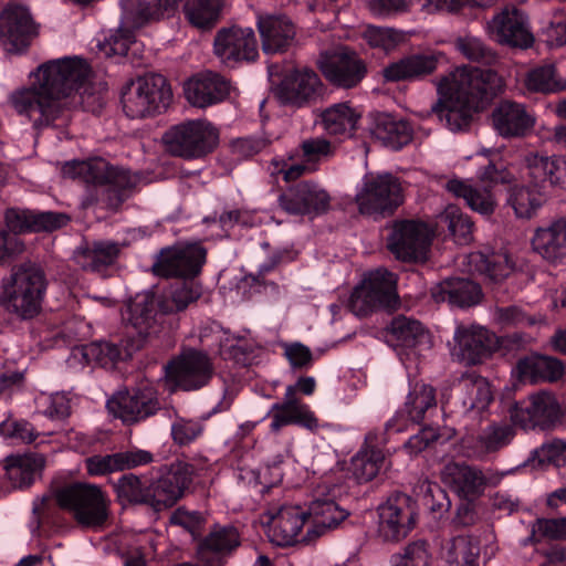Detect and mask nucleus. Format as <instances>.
<instances>
[{"instance_id": "obj_5", "label": "nucleus", "mask_w": 566, "mask_h": 566, "mask_svg": "<svg viewBox=\"0 0 566 566\" xmlns=\"http://www.w3.org/2000/svg\"><path fill=\"white\" fill-rule=\"evenodd\" d=\"M348 516L333 499L313 500L306 509L300 505H282L270 516L272 541L277 546L310 543L337 527Z\"/></svg>"}, {"instance_id": "obj_46", "label": "nucleus", "mask_w": 566, "mask_h": 566, "mask_svg": "<svg viewBox=\"0 0 566 566\" xmlns=\"http://www.w3.org/2000/svg\"><path fill=\"white\" fill-rule=\"evenodd\" d=\"M385 452L366 442L361 450L353 458L354 474L359 483L375 479L385 465Z\"/></svg>"}, {"instance_id": "obj_28", "label": "nucleus", "mask_w": 566, "mask_h": 566, "mask_svg": "<svg viewBox=\"0 0 566 566\" xmlns=\"http://www.w3.org/2000/svg\"><path fill=\"white\" fill-rule=\"evenodd\" d=\"M388 335L397 346L405 349L409 359L420 360L432 348L431 335L423 325L417 319L402 315L392 318Z\"/></svg>"}, {"instance_id": "obj_8", "label": "nucleus", "mask_w": 566, "mask_h": 566, "mask_svg": "<svg viewBox=\"0 0 566 566\" xmlns=\"http://www.w3.org/2000/svg\"><path fill=\"white\" fill-rule=\"evenodd\" d=\"M528 335L514 332L500 339L495 334L479 325L460 324L454 331L452 356L465 364L478 365L488 359L500 345L509 349L523 347Z\"/></svg>"}, {"instance_id": "obj_56", "label": "nucleus", "mask_w": 566, "mask_h": 566, "mask_svg": "<svg viewBox=\"0 0 566 566\" xmlns=\"http://www.w3.org/2000/svg\"><path fill=\"white\" fill-rule=\"evenodd\" d=\"M440 438L438 427L424 424L403 443V448L410 455H417L427 449L433 448Z\"/></svg>"}, {"instance_id": "obj_31", "label": "nucleus", "mask_w": 566, "mask_h": 566, "mask_svg": "<svg viewBox=\"0 0 566 566\" xmlns=\"http://www.w3.org/2000/svg\"><path fill=\"white\" fill-rule=\"evenodd\" d=\"M526 168L528 178L539 189L566 188V156L531 154L526 157Z\"/></svg>"}, {"instance_id": "obj_19", "label": "nucleus", "mask_w": 566, "mask_h": 566, "mask_svg": "<svg viewBox=\"0 0 566 566\" xmlns=\"http://www.w3.org/2000/svg\"><path fill=\"white\" fill-rule=\"evenodd\" d=\"M325 86L318 74L308 67H293L283 76L276 96L284 106L305 107L323 97Z\"/></svg>"}, {"instance_id": "obj_2", "label": "nucleus", "mask_w": 566, "mask_h": 566, "mask_svg": "<svg viewBox=\"0 0 566 566\" xmlns=\"http://www.w3.org/2000/svg\"><path fill=\"white\" fill-rule=\"evenodd\" d=\"M90 74V65L77 56L46 62L38 67L31 87L12 95V105L35 128L60 126L67 119L70 106L83 104L86 95L96 104L93 111L102 108L101 96L91 94Z\"/></svg>"}, {"instance_id": "obj_3", "label": "nucleus", "mask_w": 566, "mask_h": 566, "mask_svg": "<svg viewBox=\"0 0 566 566\" xmlns=\"http://www.w3.org/2000/svg\"><path fill=\"white\" fill-rule=\"evenodd\" d=\"M502 90L503 81L494 70L461 66L439 81V99L432 105V113L450 130H467L473 115L484 109Z\"/></svg>"}, {"instance_id": "obj_10", "label": "nucleus", "mask_w": 566, "mask_h": 566, "mask_svg": "<svg viewBox=\"0 0 566 566\" xmlns=\"http://www.w3.org/2000/svg\"><path fill=\"white\" fill-rule=\"evenodd\" d=\"M172 92L161 74H148L128 83L120 94L123 111L129 118H143L167 109Z\"/></svg>"}, {"instance_id": "obj_7", "label": "nucleus", "mask_w": 566, "mask_h": 566, "mask_svg": "<svg viewBox=\"0 0 566 566\" xmlns=\"http://www.w3.org/2000/svg\"><path fill=\"white\" fill-rule=\"evenodd\" d=\"M46 287L43 269L31 262L23 263L13 270L10 280L3 285L1 305L21 321L32 319L42 310Z\"/></svg>"}, {"instance_id": "obj_53", "label": "nucleus", "mask_w": 566, "mask_h": 566, "mask_svg": "<svg viewBox=\"0 0 566 566\" xmlns=\"http://www.w3.org/2000/svg\"><path fill=\"white\" fill-rule=\"evenodd\" d=\"M119 254V247L114 242H95L87 249L85 258L93 271H102L112 265Z\"/></svg>"}, {"instance_id": "obj_50", "label": "nucleus", "mask_w": 566, "mask_h": 566, "mask_svg": "<svg viewBox=\"0 0 566 566\" xmlns=\"http://www.w3.org/2000/svg\"><path fill=\"white\" fill-rule=\"evenodd\" d=\"M119 6L120 9H123L120 3ZM122 14L125 23L129 28H119L115 33L111 34L108 38H105V40L98 44L99 52L103 53L106 57L118 56L122 59L126 56L129 46L135 43V34L132 29L135 30L136 28L127 21L124 14V10H122Z\"/></svg>"}, {"instance_id": "obj_33", "label": "nucleus", "mask_w": 566, "mask_h": 566, "mask_svg": "<svg viewBox=\"0 0 566 566\" xmlns=\"http://www.w3.org/2000/svg\"><path fill=\"white\" fill-rule=\"evenodd\" d=\"M512 177V174L507 170L503 160L490 159L489 164L479 171V178L483 184L484 190L480 191L473 188L472 196H469L467 200L468 206L482 214H491L494 211V199L491 193V188L499 184H510Z\"/></svg>"}, {"instance_id": "obj_13", "label": "nucleus", "mask_w": 566, "mask_h": 566, "mask_svg": "<svg viewBox=\"0 0 566 566\" xmlns=\"http://www.w3.org/2000/svg\"><path fill=\"white\" fill-rule=\"evenodd\" d=\"M363 214L385 218L395 213L403 202L402 187L397 177L368 172L363 178V188L356 195Z\"/></svg>"}, {"instance_id": "obj_9", "label": "nucleus", "mask_w": 566, "mask_h": 566, "mask_svg": "<svg viewBox=\"0 0 566 566\" xmlns=\"http://www.w3.org/2000/svg\"><path fill=\"white\" fill-rule=\"evenodd\" d=\"M398 306L396 275L382 268L366 273L349 297L350 311L360 317L378 311H395Z\"/></svg>"}, {"instance_id": "obj_49", "label": "nucleus", "mask_w": 566, "mask_h": 566, "mask_svg": "<svg viewBox=\"0 0 566 566\" xmlns=\"http://www.w3.org/2000/svg\"><path fill=\"white\" fill-rule=\"evenodd\" d=\"M545 464L555 467L566 465V442L559 439L543 443L539 448L532 451L525 465L533 469L541 468Z\"/></svg>"}, {"instance_id": "obj_11", "label": "nucleus", "mask_w": 566, "mask_h": 566, "mask_svg": "<svg viewBox=\"0 0 566 566\" xmlns=\"http://www.w3.org/2000/svg\"><path fill=\"white\" fill-rule=\"evenodd\" d=\"M56 502L62 509L74 513L76 521L86 527H101L108 517L109 501L97 485L74 482L55 493Z\"/></svg>"}, {"instance_id": "obj_12", "label": "nucleus", "mask_w": 566, "mask_h": 566, "mask_svg": "<svg viewBox=\"0 0 566 566\" xmlns=\"http://www.w3.org/2000/svg\"><path fill=\"white\" fill-rule=\"evenodd\" d=\"M169 151L185 159L203 158L219 144L218 129L205 119L186 120L164 135Z\"/></svg>"}, {"instance_id": "obj_15", "label": "nucleus", "mask_w": 566, "mask_h": 566, "mask_svg": "<svg viewBox=\"0 0 566 566\" xmlns=\"http://www.w3.org/2000/svg\"><path fill=\"white\" fill-rule=\"evenodd\" d=\"M165 376L175 389L195 391L209 384L213 376V367L207 355L189 349L165 366Z\"/></svg>"}, {"instance_id": "obj_57", "label": "nucleus", "mask_w": 566, "mask_h": 566, "mask_svg": "<svg viewBox=\"0 0 566 566\" xmlns=\"http://www.w3.org/2000/svg\"><path fill=\"white\" fill-rule=\"evenodd\" d=\"M366 39L371 46L380 48L387 52L394 50L405 41V36L401 32L382 27H369L366 31Z\"/></svg>"}, {"instance_id": "obj_52", "label": "nucleus", "mask_w": 566, "mask_h": 566, "mask_svg": "<svg viewBox=\"0 0 566 566\" xmlns=\"http://www.w3.org/2000/svg\"><path fill=\"white\" fill-rule=\"evenodd\" d=\"M422 505L433 514L442 516L451 507L447 491L437 482L424 481L419 486Z\"/></svg>"}, {"instance_id": "obj_20", "label": "nucleus", "mask_w": 566, "mask_h": 566, "mask_svg": "<svg viewBox=\"0 0 566 566\" xmlns=\"http://www.w3.org/2000/svg\"><path fill=\"white\" fill-rule=\"evenodd\" d=\"M562 416L558 400L547 391L531 395L526 400L516 401L511 408L512 420L524 429H551L560 421Z\"/></svg>"}, {"instance_id": "obj_29", "label": "nucleus", "mask_w": 566, "mask_h": 566, "mask_svg": "<svg viewBox=\"0 0 566 566\" xmlns=\"http://www.w3.org/2000/svg\"><path fill=\"white\" fill-rule=\"evenodd\" d=\"M4 221L13 233L51 232L66 226L70 218L55 211L9 208L4 213Z\"/></svg>"}, {"instance_id": "obj_18", "label": "nucleus", "mask_w": 566, "mask_h": 566, "mask_svg": "<svg viewBox=\"0 0 566 566\" xmlns=\"http://www.w3.org/2000/svg\"><path fill=\"white\" fill-rule=\"evenodd\" d=\"M108 411L125 424L145 421L160 410L157 391L149 386L120 390L107 400Z\"/></svg>"}, {"instance_id": "obj_26", "label": "nucleus", "mask_w": 566, "mask_h": 566, "mask_svg": "<svg viewBox=\"0 0 566 566\" xmlns=\"http://www.w3.org/2000/svg\"><path fill=\"white\" fill-rule=\"evenodd\" d=\"M36 34L29 9L22 4H8L0 14V38L11 45V51L22 52Z\"/></svg>"}, {"instance_id": "obj_60", "label": "nucleus", "mask_w": 566, "mask_h": 566, "mask_svg": "<svg viewBox=\"0 0 566 566\" xmlns=\"http://www.w3.org/2000/svg\"><path fill=\"white\" fill-rule=\"evenodd\" d=\"M0 434L24 443H32L38 436L29 421L13 419L0 422Z\"/></svg>"}, {"instance_id": "obj_21", "label": "nucleus", "mask_w": 566, "mask_h": 566, "mask_svg": "<svg viewBox=\"0 0 566 566\" xmlns=\"http://www.w3.org/2000/svg\"><path fill=\"white\" fill-rule=\"evenodd\" d=\"M318 67L331 84L342 88L357 86L367 75L365 61L348 48L324 52L319 56Z\"/></svg>"}, {"instance_id": "obj_54", "label": "nucleus", "mask_w": 566, "mask_h": 566, "mask_svg": "<svg viewBox=\"0 0 566 566\" xmlns=\"http://www.w3.org/2000/svg\"><path fill=\"white\" fill-rule=\"evenodd\" d=\"M566 537V517L537 518L532 526L528 541L537 543L542 538L558 539Z\"/></svg>"}, {"instance_id": "obj_44", "label": "nucleus", "mask_w": 566, "mask_h": 566, "mask_svg": "<svg viewBox=\"0 0 566 566\" xmlns=\"http://www.w3.org/2000/svg\"><path fill=\"white\" fill-rule=\"evenodd\" d=\"M358 119L359 115L347 103L334 104L322 113L325 130L335 136H352Z\"/></svg>"}, {"instance_id": "obj_43", "label": "nucleus", "mask_w": 566, "mask_h": 566, "mask_svg": "<svg viewBox=\"0 0 566 566\" xmlns=\"http://www.w3.org/2000/svg\"><path fill=\"white\" fill-rule=\"evenodd\" d=\"M272 431H279L285 426L297 424L314 431L318 427L317 418L310 407L300 400H284L272 406Z\"/></svg>"}, {"instance_id": "obj_45", "label": "nucleus", "mask_w": 566, "mask_h": 566, "mask_svg": "<svg viewBox=\"0 0 566 566\" xmlns=\"http://www.w3.org/2000/svg\"><path fill=\"white\" fill-rule=\"evenodd\" d=\"M545 192L530 179L528 186L513 185L510 188L507 202L518 218H531L542 206Z\"/></svg>"}, {"instance_id": "obj_55", "label": "nucleus", "mask_w": 566, "mask_h": 566, "mask_svg": "<svg viewBox=\"0 0 566 566\" xmlns=\"http://www.w3.org/2000/svg\"><path fill=\"white\" fill-rule=\"evenodd\" d=\"M457 49L472 62L491 64L495 59L493 52L478 38H459Z\"/></svg>"}, {"instance_id": "obj_42", "label": "nucleus", "mask_w": 566, "mask_h": 566, "mask_svg": "<svg viewBox=\"0 0 566 566\" xmlns=\"http://www.w3.org/2000/svg\"><path fill=\"white\" fill-rule=\"evenodd\" d=\"M516 371L521 381H555L563 376L564 365L557 358L532 354L518 359Z\"/></svg>"}, {"instance_id": "obj_34", "label": "nucleus", "mask_w": 566, "mask_h": 566, "mask_svg": "<svg viewBox=\"0 0 566 566\" xmlns=\"http://www.w3.org/2000/svg\"><path fill=\"white\" fill-rule=\"evenodd\" d=\"M258 30L265 54L283 53L295 41V25L283 14H266L258 19Z\"/></svg>"}, {"instance_id": "obj_17", "label": "nucleus", "mask_w": 566, "mask_h": 566, "mask_svg": "<svg viewBox=\"0 0 566 566\" xmlns=\"http://www.w3.org/2000/svg\"><path fill=\"white\" fill-rule=\"evenodd\" d=\"M416 526V512L410 496L395 492L378 507V535L384 542H399Z\"/></svg>"}, {"instance_id": "obj_23", "label": "nucleus", "mask_w": 566, "mask_h": 566, "mask_svg": "<svg viewBox=\"0 0 566 566\" xmlns=\"http://www.w3.org/2000/svg\"><path fill=\"white\" fill-rule=\"evenodd\" d=\"M281 208L293 216H319L329 209L331 197L313 181H300L280 195Z\"/></svg>"}, {"instance_id": "obj_59", "label": "nucleus", "mask_w": 566, "mask_h": 566, "mask_svg": "<svg viewBox=\"0 0 566 566\" xmlns=\"http://www.w3.org/2000/svg\"><path fill=\"white\" fill-rule=\"evenodd\" d=\"M284 356L294 370H308L314 364L313 353L306 345L295 342L284 344Z\"/></svg>"}, {"instance_id": "obj_22", "label": "nucleus", "mask_w": 566, "mask_h": 566, "mask_svg": "<svg viewBox=\"0 0 566 566\" xmlns=\"http://www.w3.org/2000/svg\"><path fill=\"white\" fill-rule=\"evenodd\" d=\"M436 389L427 384L417 382L409 390L403 407L386 422L387 434L406 430L409 423L420 424L428 413L436 411Z\"/></svg>"}, {"instance_id": "obj_37", "label": "nucleus", "mask_w": 566, "mask_h": 566, "mask_svg": "<svg viewBox=\"0 0 566 566\" xmlns=\"http://www.w3.org/2000/svg\"><path fill=\"white\" fill-rule=\"evenodd\" d=\"M532 248L552 263L566 258V214L555 219L548 227L537 228L532 238Z\"/></svg>"}, {"instance_id": "obj_1", "label": "nucleus", "mask_w": 566, "mask_h": 566, "mask_svg": "<svg viewBox=\"0 0 566 566\" xmlns=\"http://www.w3.org/2000/svg\"><path fill=\"white\" fill-rule=\"evenodd\" d=\"M207 250L199 243L163 248L151 265L155 276L178 279L156 300L153 295H137L127 306L124 319L128 322L126 345L112 342H92L80 349L85 364L103 368H114L119 361L132 358L160 331L163 315L186 311L202 295V286L193 279L201 273L206 263Z\"/></svg>"}, {"instance_id": "obj_38", "label": "nucleus", "mask_w": 566, "mask_h": 566, "mask_svg": "<svg viewBox=\"0 0 566 566\" xmlns=\"http://www.w3.org/2000/svg\"><path fill=\"white\" fill-rule=\"evenodd\" d=\"M437 302H448L458 307H470L480 303L483 297L481 286L468 279L452 277L440 282L433 290Z\"/></svg>"}, {"instance_id": "obj_58", "label": "nucleus", "mask_w": 566, "mask_h": 566, "mask_svg": "<svg viewBox=\"0 0 566 566\" xmlns=\"http://www.w3.org/2000/svg\"><path fill=\"white\" fill-rule=\"evenodd\" d=\"M392 566H428L429 553L424 541L410 543L403 554L391 557Z\"/></svg>"}, {"instance_id": "obj_4", "label": "nucleus", "mask_w": 566, "mask_h": 566, "mask_svg": "<svg viewBox=\"0 0 566 566\" xmlns=\"http://www.w3.org/2000/svg\"><path fill=\"white\" fill-rule=\"evenodd\" d=\"M64 177L81 179L86 184L85 207L99 206L117 211L125 201L139 191L142 175L130 169L114 166L95 157L87 160L66 161L62 167Z\"/></svg>"}, {"instance_id": "obj_47", "label": "nucleus", "mask_w": 566, "mask_h": 566, "mask_svg": "<svg viewBox=\"0 0 566 566\" xmlns=\"http://www.w3.org/2000/svg\"><path fill=\"white\" fill-rule=\"evenodd\" d=\"M462 407L465 411H484L493 400L488 380L481 376L464 379L461 382Z\"/></svg>"}, {"instance_id": "obj_63", "label": "nucleus", "mask_w": 566, "mask_h": 566, "mask_svg": "<svg viewBox=\"0 0 566 566\" xmlns=\"http://www.w3.org/2000/svg\"><path fill=\"white\" fill-rule=\"evenodd\" d=\"M85 468L91 476H103L119 472L115 452L109 454H94L85 459Z\"/></svg>"}, {"instance_id": "obj_24", "label": "nucleus", "mask_w": 566, "mask_h": 566, "mask_svg": "<svg viewBox=\"0 0 566 566\" xmlns=\"http://www.w3.org/2000/svg\"><path fill=\"white\" fill-rule=\"evenodd\" d=\"M489 29L499 43L512 48L528 49L535 41L528 17L514 6H506L497 12Z\"/></svg>"}, {"instance_id": "obj_40", "label": "nucleus", "mask_w": 566, "mask_h": 566, "mask_svg": "<svg viewBox=\"0 0 566 566\" xmlns=\"http://www.w3.org/2000/svg\"><path fill=\"white\" fill-rule=\"evenodd\" d=\"M44 465L45 459L41 454H15L7 459V464L1 468V471L13 488L24 489L32 485L41 476Z\"/></svg>"}, {"instance_id": "obj_32", "label": "nucleus", "mask_w": 566, "mask_h": 566, "mask_svg": "<svg viewBox=\"0 0 566 566\" xmlns=\"http://www.w3.org/2000/svg\"><path fill=\"white\" fill-rule=\"evenodd\" d=\"M495 130L505 138L523 137L535 125V117L525 105L513 101H502L492 113Z\"/></svg>"}, {"instance_id": "obj_16", "label": "nucleus", "mask_w": 566, "mask_h": 566, "mask_svg": "<svg viewBox=\"0 0 566 566\" xmlns=\"http://www.w3.org/2000/svg\"><path fill=\"white\" fill-rule=\"evenodd\" d=\"M431 245L426 223L416 220H396L387 237V249L397 260L415 262L423 259Z\"/></svg>"}, {"instance_id": "obj_41", "label": "nucleus", "mask_w": 566, "mask_h": 566, "mask_svg": "<svg viewBox=\"0 0 566 566\" xmlns=\"http://www.w3.org/2000/svg\"><path fill=\"white\" fill-rule=\"evenodd\" d=\"M437 63L432 54H411L387 65L382 75L386 82L415 81L431 74Z\"/></svg>"}, {"instance_id": "obj_25", "label": "nucleus", "mask_w": 566, "mask_h": 566, "mask_svg": "<svg viewBox=\"0 0 566 566\" xmlns=\"http://www.w3.org/2000/svg\"><path fill=\"white\" fill-rule=\"evenodd\" d=\"M214 53L228 67H235L240 62L254 61L259 53L252 29L232 27L218 31L214 39Z\"/></svg>"}, {"instance_id": "obj_35", "label": "nucleus", "mask_w": 566, "mask_h": 566, "mask_svg": "<svg viewBox=\"0 0 566 566\" xmlns=\"http://www.w3.org/2000/svg\"><path fill=\"white\" fill-rule=\"evenodd\" d=\"M469 264L484 281L494 284L501 283L514 271L511 256L505 251H496L490 247L470 253Z\"/></svg>"}, {"instance_id": "obj_27", "label": "nucleus", "mask_w": 566, "mask_h": 566, "mask_svg": "<svg viewBox=\"0 0 566 566\" xmlns=\"http://www.w3.org/2000/svg\"><path fill=\"white\" fill-rule=\"evenodd\" d=\"M241 545V535L233 525L214 524L197 545L198 559H210L212 565L223 566Z\"/></svg>"}, {"instance_id": "obj_30", "label": "nucleus", "mask_w": 566, "mask_h": 566, "mask_svg": "<svg viewBox=\"0 0 566 566\" xmlns=\"http://www.w3.org/2000/svg\"><path fill=\"white\" fill-rule=\"evenodd\" d=\"M230 82L213 72L199 73L184 85L187 101L201 108L224 101L230 94Z\"/></svg>"}, {"instance_id": "obj_36", "label": "nucleus", "mask_w": 566, "mask_h": 566, "mask_svg": "<svg viewBox=\"0 0 566 566\" xmlns=\"http://www.w3.org/2000/svg\"><path fill=\"white\" fill-rule=\"evenodd\" d=\"M370 129L376 139L394 150L408 145L415 133L409 120L389 113H376Z\"/></svg>"}, {"instance_id": "obj_39", "label": "nucleus", "mask_w": 566, "mask_h": 566, "mask_svg": "<svg viewBox=\"0 0 566 566\" xmlns=\"http://www.w3.org/2000/svg\"><path fill=\"white\" fill-rule=\"evenodd\" d=\"M443 482L462 500L473 501L482 494L480 470L467 463H450L443 471Z\"/></svg>"}, {"instance_id": "obj_62", "label": "nucleus", "mask_w": 566, "mask_h": 566, "mask_svg": "<svg viewBox=\"0 0 566 566\" xmlns=\"http://www.w3.org/2000/svg\"><path fill=\"white\" fill-rule=\"evenodd\" d=\"M170 523L172 525L181 526L191 534L193 539H198L205 518L198 512H188L182 509H177L170 516Z\"/></svg>"}, {"instance_id": "obj_51", "label": "nucleus", "mask_w": 566, "mask_h": 566, "mask_svg": "<svg viewBox=\"0 0 566 566\" xmlns=\"http://www.w3.org/2000/svg\"><path fill=\"white\" fill-rule=\"evenodd\" d=\"M114 490L122 500L129 503L147 505L148 482L143 481L133 473L123 474L117 482L114 483Z\"/></svg>"}, {"instance_id": "obj_14", "label": "nucleus", "mask_w": 566, "mask_h": 566, "mask_svg": "<svg viewBox=\"0 0 566 566\" xmlns=\"http://www.w3.org/2000/svg\"><path fill=\"white\" fill-rule=\"evenodd\" d=\"M198 476L197 468L188 462L176 461L161 465L157 475L148 482L147 505L155 511L171 507Z\"/></svg>"}, {"instance_id": "obj_61", "label": "nucleus", "mask_w": 566, "mask_h": 566, "mask_svg": "<svg viewBox=\"0 0 566 566\" xmlns=\"http://www.w3.org/2000/svg\"><path fill=\"white\" fill-rule=\"evenodd\" d=\"M203 426L199 421L180 419L171 426V437L179 446H188L201 436Z\"/></svg>"}, {"instance_id": "obj_64", "label": "nucleus", "mask_w": 566, "mask_h": 566, "mask_svg": "<svg viewBox=\"0 0 566 566\" xmlns=\"http://www.w3.org/2000/svg\"><path fill=\"white\" fill-rule=\"evenodd\" d=\"M269 145V140L262 136L241 137L231 143V150L241 158H250Z\"/></svg>"}, {"instance_id": "obj_48", "label": "nucleus", "mask_w": 566, "mask_h": 566, "mask_svg": "<svg viewBox=\"0 0 566 566\" xmlns=\"http://www.w3.org/2000/svg\"><path fill=\"white\" fill-rule=\"evenodd\" d=\"M528 91L551 94L566 90V81L557 77L554 64H544L532 69L525 78Z\"/></svg>"}, {"instance_id": "obj_6", "label": "nucleus", "mask_w": 566, "mask_h": 566, "mask_svg": "<svg viewBox=\"0 0 566 566\" xmlns=\"http://www.w3.org/2000/svg\"><path fill=\"white\" fill-rule=\"evenodd\" d=\"M127 21L135 28L145 27L149 22L170 18L182 7L189 23L199 29H210L218 21L221 12V0H120Z\"/></svg>"}]
</instances>
